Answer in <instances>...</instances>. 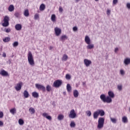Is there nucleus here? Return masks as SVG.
Returning a JSON list of instances; mask_svg holds the SVG:
<instances>
[{"label": "nucleus", "mask_w": 130, "mask_h": 130, "mask_svg": "<svg viewBox=\"0 0 130 130\" xmlns=\"http://www.w3.org/2000/svg\"><path fill=\"white\" fill-rule=\"evenodd\" d=\"M108 96L105 95L104 94H102L100 95V99L104 102V103H111L112 102V99L114 98L115 95L113 91H109L108 92Z\"/></svg>", "instance_id": "obj_1"}, {"label": "nucleus", "mask_w": 130, "mask_h": 130, "mask_svg": "<svg viewBox=\"0 0 130 130\" xmlns=\"http://www.w3.org/2000/svg\"><path fill=\"white\" fill-rule=\"evenodd\" d=\"M99 115L101 116H104V115H105V112H104V110L102 109H98L97 111H95L93 114L94 119H97Z\"/></svg>", "instance_id": "obj_2"}, {"label": "nucleus", "mask_w": 130, "mask_h": 130, "mask_svg": "<svg viewBox=\"0 0 130 130\" xmlns=\"http://www.w3.org/2000/svg\"><path fill=\"white\" fill-rule=\"evenodd\" d=\"M27 60L28 63L31 67H34L35 66V62H34V57H33V54L31 51L28 52L27 54Z\"/></svg>", "instance_id": "obj_3"}, {"label": "nucleus", "mask_w": 130, "mask_h": 130, "mask_svg": "<svg viewBox=\"0 0 130 130\" xmlns=\"http://www.w3.org/2000/svg\"><path fill=\"white\" fill-rule=\"evenodd\" d=\"M105 119L103 117H100L98 120V128H102L104 126Z\"/></svg>", "instance_id": "obj_4"}, {"label": "nucleus", "mask_w": 130, "mask_h": 130, "mask_svg": "<svg viewBox=\"0 0 130 130\" xmlns=\"http://www.w3.org/2000/svg\"><path fill=\"white\" fill-rule=\"evenodd\" d=\"M3 21L4 23L2 24L3 27H8L9 25H10V23L9 22V21H10V17L8 16H5Z\"/></svg>", "instance_id": "obj_5"}, {"label": "nucleus", "mask_w": 130, "mask_h": 130, "mask_svg": "<svg viewBox=\"0 0 130 130\" xmlns=\"http://www.w3.org/2000/svg\"><path fill=\"white\" fill-rule=\"evenodd\" d=\"M62 84V80H57L54 82L53 84V87H54L55 88H59V87L61 86Z\"/></svg>", "instance_id": "obj_6"}, {"label": "nucleus", "mask_w": 130, "mask_h": 130, "mask_svg": "<svg viewBox=\"0 0 130 130\" xmlns=\"http://www.w3.org/2000/svg\"><path fill=\"white\" fill-rule=\"evenodd\" d=\"M35 86L36 88H37L38 90H41V91H43V92H45V91H46V88H45V86L43 85L36 84Z\"/></svg>", "instance_id": "obj_7"}, {"label": "nucleus", "mask_w": 130, "mask_h": 130, "mask_svg": "<svg viewBox=\"0 0 130 130\" xmlns=\"http://www.w3.org/2000/svg\"><path fill=\"white\" fill-rule=\"evenodd\" d=\"M69 116L70 118H76V117H77V114H76L74 109L71 110Z\"/></svg>", "instance_id": "obj_8"}, {"label": "nucleus", "mask_w": 130, "mask_h": 130, "mask_svg": "<svg viewBox=\"0 0 130 130\" xmlns=\"http://www.w3.org/2000/svg\"><path fill=\"white\" fill-rule=\"evenodd\" d=\"M22 86H23V82H20L17 84L15 86V89L16 91H20L22 89Z\"/></svg>", "instance_id": "obj_9"}, {"label": "nucleus", "mask_w": 130, "mask_h": 130, "mask_svg": "<svg viewBox=\"0 0 130 130\" xmlns=\"http://www.w3.org/2000/svg\"><path fill=\"white\" fill-rule=\"evenodd\" d=\"M84 63L85 66L88 68V67H89L90 64H92V61L88 59H84Z\"/></svg>", "instance_id": "obj_10"}, {"label": "nucleus", "mask_w": 130, "mask_h": 130, "mask_svg": "<svg viewBox=\"0 0 130 130\" xmlns=\"http://www.w3.org/2000/svg\"><path fill=\"white\" fill-rule=\"evenodd\" d=\"M55 33L56 34V36H59L61 34V29L58 27L54 28Z\"/></svg>", "instance_id": "obj_11"}, {"label": "nucleus", "mask_w": 130, "mask_h": 130, "mask_svg": "<svg viewBox=\"0 0 130 130\" xmlns=\"http://www.w3.org/2000/svg\"><path fill=\"white\" fill-rule=\"evenodd\" d=\"M0 75L3 76V77H9V73L4 70H2L0 71Z\"/></svg>", "instance_id": "obj_12"}, {"label": "nucleus", "mask_w": 130, "mask_h": 130, "mask_svg": "<svg viewBox=\"0 0 130 130\" xmlns=\"http://www.w3.org/2000/svg\"><path fill=\"white\" fill-rule=\"evenodd\" d=\"M84 40L86 44H90L91 43V40L88 36H85Z\"/></svg>", "instance_id": "obj_13"}, {"label": "nucleus", "mask_w": 130, "mask_h": 130, "mask_svg": "<svg viewBox=\"0 0 130 130\" xmlns=\"http://www.w3.org/2000/svg\"><path fill=\"white\" fill-rule=\"evenodd\" d=\"M15 29L17 30V31L22 30V25L20 24H16L15 25Z\"/></svg>", "instance_id": "obj_14"}, {"label": "nucleus", "mask_w": 130, "mask_h": 130, "mask_svg": "<svg viewBox=\"0 0 130 130\" xmlns=\"http://www.w3.org/2000/svg\"><path fill=\"white\" fill-rule=\"evenodd\" d=\"M43 116H44V117H46V118H47V119H48L49 120H51V119H52L51 116H48V114L46 113H44L43 114Z\"/></svg>", "instance_id": "obj_15"}, {"label": "nucleus", "mask_w": 130, "mask_h": 130, "mask_svg": "<svg viewBox=\"0 0 130 130\" xmlns=\"http://www.w3.org/2000/svg\"><path fill=\"white\" fill-rule=\"evenodd\" d=\"M67 39H68V36L66 35H63L60 38V40L62 41V42H64Z\"/></svg>", "instance_id": "obj_16"}, {"label": "nucleus", "mask_w": 130, "mask_h": 130, "mask_svg": "<svg viewBox=\"0 0 130 130\" xmlns=\"http://www.w3.org/2000/svg\"><path fill=\"white\" fill-rule=\"evenodd\" d=\"M124 63L125 66H128L130 63V58H126L124 60Z\"/></svg>", "instance_id": "obj_17"}, {"label": "nucleus", "mask_w": 130, "mask_h": 130, "mask_svg": "<svg viewBox=\"0 0 130 130\" xmlns=\"http://www.w3.org/2000/svg\"><path fill=\"white\" fill-rule=\"evenodd\" d=\"M122 121L124 123H127L128 122V120H127V117L126 116H124L122 118Z\"/></svg>", "instance_id": "obj_18"}, {"label": "nucleus", "mask_w": 130, "mask_h": 130, "mask_svg": "<svg viewBox=\"0 0 130 130\" xmlns=\"http://www.w3.org/2000/svg\"><path fill=\"white\" fill-rule=\"evenodd\" d=\"M73 95L75 98H77L79 96V91L77 90H74Z\"/></svg>", "instance_id": "obj_19"}, {"label": "nucleus", "mask_w": 130, "mask_h": 130, "mask_svg": "<svg viewBox=\"0 0 130 130\" xmlns=\"http://www.w3.org/2000/svg\"><path fill=\"white\" fill-rule=\"evenodd\" d=\"M32 97H34V98H38V97H39V94L38 93L35 91L32 93Z\"/></svg>", "instance_id": "obj_20"}, {"label": "nucleus", "mask_w": 130, "mask_h": 130, "mask_svg": "<svg viewBox=\"0 0 130 130\" xmlns=\"http://www.w3.org/2000/svg\"><path fill=\"white\" fill-rule=\"evenodd\" d=\"M86 48L87 49H92V48H94V44H88V45L86 46Z\"/></svg>", "instance_id": "obj_21"}, {"label": "nucleus", "mask_w": 130, "mask_h": 130, "mask_svg": "<svg viewBox=\"0 0 130 130\" xmlns=\"http://www.w3.org/2000/svg\"><path fill=\"white\" fill-rule=\"evenodd\" d=\"M28 110L31 114H34L36 112L35 109L32 107H30Z\"/></svg>", "instance_id": "obj_22"}, {"label": "nucleus", "mask_w": 130, "mask_h": 130, "mask_svg": "<svg viewBox=\"0 0 130 130\" xmlns=\"http://www.w3.org/2000/svg\"><path fill=\"white\" fill-rule=\"evenodd\" d=\"M15 10V7H14V5H11L8 8V10L9 12H13Z\"/></svg>", "instance_id": "obj_23"}, {"label": "nucleus", "mask_w": 130, "mask_h": 130, "mask_svg": "<svg viewBox=\"0 0 130 130\" xmlns=\"http://www.w3.org/2000/svg\"><path fill=\"white\" fill-rule=\"evenodd\" d=\"M67 89L68 92H72V86H71V85L70 84H67Z\"/></svg>", "instance_id": "obj_24"}, {"label": "nucleus", "mask_w": 130, "mask_h": 130, "mask_svg": "<svg viewBox=\"0 0 130 130\" xmlns=\"http://www.w3.org/2000/svg\"><path fill=\"white\" fill-rule=\"evenodd\" d=\"M23 94L25 98H28V97H29V92H28V91L24 90Z\"/></svg>", "instance_id": "obj_25"}, {"label": "nucleus", "mask_w": 130, "mask_h": 130, "mask_svg": "<svg viewBox=\"0 0 130 130\" xmlns=\"http://www.w3.org/2000/svg\"><path fill=\"white\" fill-rule=\"evenodd\" d=\"M68 55L67 54H64L63 55V57H62V60L63 61H67V60H68Z\"/></svg>", "instance_id": "obj_26"}, {"label": "nucleus", "mask_w": 130, "mask_h": 130, "mask_svg": "<svg viewBox=\"0 0 130 130\" xmlns=\"http://www.w3.org/2000/svg\"><path fill=\"white\" fill-rule=\"evenodd\" d=\"M56 18V16L55 15V14H52L51 17V20L52 22H55L56 20L55 19Z\"/></svg>", "instance_id": "obj_27"}, {"label": "nucleus", "mask_w": 130, "mask_h": 130, "mask_svg": "<svg viewBox=\"0 0 130 130\" xmlns=\"http://www.w3.org/2000/svg\"><path fill=\"white\" fill-rule=\"evenodd\" d=\"M29 10L28 9L25 10L24 12V15L25 17H29Z\"/></svg>", "instance_id": "obj_28"}, {"label": "nucleus", "mask_w": 130, "mask_h": 130, "mask_svg": "<svg viewBox=\"0 0 130 130\" xmlns=\"http://www.w3.org/2000/svg\"><path fill=\"white\" fill-rule=\"evenodd\" d=\"M64 118V116L62 114H60L58 116L57 119L58 120H62L63 118Z\"/></svg>", "instance_id": "obj_29"}, {"label": "nucleus", "mask_w": 130, "mask_h": 130, "mask_svg": "<svg viewBox=\"0 0 130 130\" xmlns=\"http://www.w3.org/2000/svg\"><path fill=\"white\" fill-rule=\"evenodd\" d=\"M45 9V5L43 4H41L40 6V11H44Z\"/></svg>", "instance_id": "obj_30"}, {"label": "nucleus", "mask_w": 130, "mask_h": 130, "mask_svg": "<svg viewBox=\"0 0 130 130\" xmlns=\"http://www.w3.org/2000/svg\"><path fill=\"white\" fill-rule=\"evenodd\" d=\"M11 40L10 37H6L5 39H3L4 42H9Z\"/></svg>", "instance_id": "obj_31"}, {"label": "nucleus", "mask_w": 130, "mask_h": 130, "mask_svg": "<svg viewBox=\"0 0 130 130\" xmlns=\"http://www.w3.org/2000/svg\"><path fill=\"white\" fill-rule=\"evenodd\" d=\"M16 109L15 108H13L11 109L10 111V113H12V114H15V113H16Z\"/></svg>", "instance_id": "obj_32"}, {"label": "nucleus", "mask_w": 130, "mask_h": 130, "mask_svg": "<svg viewBox=\"0 0 130 130\" xmlns=\"http://www.w3.org/2000/svg\"><path fill=\"white\" fill-rule=\"evenodd\" d=\"M46 90L48 92H50V91H51V86L49 85H47L46 86Z\"/></svg>", "instance_id": "obj_33"}, {"label": "nucleus", "mask_w": 130, "mask_h": 130, "mask_svg": "<svg viewBox=\"0 0 130 130\" xmlns=\"http://www.w3.org/2000/svg\"><path fill=\"white\" fill-rule=\"evenodd\" d=\"M18 123L20 125H23V124H24V120L22 119H19L18 120Z\"/></svg>", "instance_id": "obj_34"}, {"label": "nucleus", "mask_w": 130, "mask_h": 130, "mask_svg": "<svg viewBox=\"0 0 130 130\" xmlns=\"http://www.w3.org/2000/svg\"><path fill=\"white\" fill-rule=\"evenodd\" d=\"M110 120L113 123H116V121H117V120L114 118H110Z\"/></svg>", "instance_id": "obj_35"}, {"label": "nucleus", "mask_w": 130, "mask_h": 130, "mask_svg": "<svg viewBox=\"0 0 130 130\" xmlns=\"http://www.w3.org/2000/svg\"><path fill=\"white\" fill-rule=\"evenodd\" d=\"M19 45V42H14L13 44V47H17Z\"/></svg>", "instance_id": "obj_36"}, {"label": "nucleus", "mask_w": 130, "mask_h": 130, "mask_svg": "<svg viewBox=\"0 0 130 130\" xmlns=\"http://www.w3.org/2000/svg\"><path fill=\"white\" fill-rule=\"evenodd\" d=\"M70 126L71 127H75V126H76V123H75V122L72 121L70 123Z\"/></svg>", "instance_id": "obj_37"}, {"label": "nucleus", "mask_w": 130, "mask_h": 130, "mask_svg": "<svg viewBox=\"0 0 130 130\" xmlns=\"http://www.w3.org/2000/svg\"><path fill=\"white\" fill-rule=\"evenodd\" d=\"M86 113L87 114V116H91L92 115V113L91 112V111H87L86 112Z\"/></svg>", "instance_id": "obj_38"}, {"label": "nucleus", "mask_w": 130, "mask_h": 130, "mask_svg": "<svg viewBox=\"0 0 130 130\" xmlns=\"http://www.w3.org/2000/svg\"><path fill=\"white\" fill-rule=\"evenodd\" d=\"M4 31L6 33H10L11 32V28H5Z\"/></svg>", "instance_id": "obj_39"}, {"label": "nucleus", "mask_w": 130, "mask_h": 130, "mask_svg": "<svg viewBox=\"0 0 130 130\" xmlns=\"http://www.w3.org/2000/svg\"><path fill=\"white\" fill-rule=\"evenodd\" d=\"M14 16L16 18H19L20 17V13H19V12H15V14H14Z\"/></svg>", "instance_id": "obj_40"}, {"label": "nucleus", "mask_w": 130, "mask_h": 130, "mask_svg": "<svg viewBox=\"0 0 130 130\" xmlns=\"http://www.w3.org/2000/svg\"><path fill=\"white\" fill-rule=\"evenodd\" d=\"M66 79L67 80H70L71 79V75L70 74H67L66 76Z\"/></svg>", "instance_id": "obj_41"}, {"label": "nucleus", "mask_w": 130, "mask_h": 130, "mask_svg": "<svg viewBox=\"0 0 130 130\" xmlns=\"http://www.w3.org/2000/svg\"><path fill=\"white\" fill-rule=\"evenodd\" d=\"M35 20H38V18H39V15L38 14H36L35 15Z\"/></svg>", "instance_id": "obj_42"}, {"label": "nucleus", "mask_w": 130, "mask_h": 130, "mask_svg": "<svg viewBox=\"0 0 130 130\" xmlns=\"http://www.w3.org/2000/svg\"><path fill=\"white\" fill-rule=\"evenodd\" d=\"M120 74L122 75V76H124V71H123V70H120Z\"/></svg>", "instance_id": "obj_43"}, {"label": "nucleus", "mask_w": 130, "mask_h": 130, "mask_svg": "<svg viewBox=\"0 0 130 130\" xmlns=\"http://www.w3.org/2000/svg\"><path fill=\"white\" fill-rule=\"evenodd\" d=\"M117 89H118V90H119V91H121V90H122V86L118 85L117 86Z\"/></svg>", "instance_id": "obj_44"}, {"label": "nucleus", "mask_w": 130, "mask_h": 130, "mask_svg": "<svg viewBox=\"0 0 130 130\" xmlns=\"http://www.w3.org/2000/svg\"><path fill=\"white\" fill-rule=\"evenodd\" d=\"M4 117V112L0 111V118H3Z\"/></svg>", "instance_id": "obj_45"}, {"label": "nucleus", "mask_w": 130, "mask_h": 130, "mask_svg": "<svg viewBox=\"0 0 130 130\" xmlns=\"http://www.w3.org/2000/svg\"><path fill=\"white\" fill-rule=\"evenodd\" d=\"M118 3V0H113V5H116Z\"/></svg>", "instance_id": "obj_46"}, {"label": "nucleus", "mask_w": 130, "mask_h": 130, "mask_svg": "<svg viewBox=\"0 0 130 130\" xmlns=\"http://www.w3.org/2000/svg\"><path fill=\"white\" fill-rule=\"evenodd\" d=\"M126 8L128 10H130V3L126 4Z\"/></svg>", "instance_id": "obj_47"}, {"label": "nucleus", "mask_w": 130, "mask_h": 130, "mask_svg": "<svg viewBox=\"0 0 130 130\" xmlns=\"http://www.w3.org/2000/svg\"><path fill=\"white\" fill-rule=\"evenodd\" d=\"M73 31H78V27H77V26H74L73 28Z\"/></svg>", "instance_id": "obj_48"}, {"label": "nucleus", "mask_w": 130, "mask_h": 130, "mask_svg": "<svg viewBox=\"0 0 130 130\" xmlns=\"http://www.w3.org/2000/svg\"><path fill=\"white\" fill-rule=\"evenodd\" d=\"M111 11L109 10H107V15H108V16H109V15H110V13H111Z\"/></svg>", "instance_id": "obj_49"}, {"label": "nucleus", "mask_w": 130, "mask_h": 130, "mask_svg": "<svg viewBox=\"0 0 130 130\" xmlns=\"http://www.w3.org/2000/svg\"><path fill=\"white\" fill-rule=\"evenodd\" d=\"M118 51V48H115L114 50V52L116 53Z\"/></svg>", "instance_id": "obj_50"}, {"label": "nucleus", "mask_w": 130, "mask_h": 130, "mask_svg": "<svg viewBox=\"0 0 130 130\" xmlns=\"http://www.w3.org/2000/svg\"><path fill=\"white\" fill-rule=\"evenodd\" d=\"M4 125V122H3L2 121L0 120V126H3Z\"/></svg>", "instance_id": "obj_51"}, {"label": "nucleus", "mask_w": 130, "mask_h": 130, "mask_svg": "<svg viewBox=\"0 0 130 130\" xmlns=\"http://www.w3.org/2000/svg\"><path fill=\"white\" fill-rule=\"evenodd\" d=\"M59 12H62V11H63V10L62 9V8L61 7H59Z\"/></svg>", "instance_id": "obj_52"}, {"label": "nucleus", "mask_w": 130, "mask_h": 130, "mask_svg": "<svg viewBox=\"0 0 130 130\" xmlns=\"http://www.w3.org/2000/svg\"><path fill=\"white\" fill-rule=\"evenodd\" d=\"M3 57H7V54H6V53H3Z\"/></svg>", "instance_id": "obj_53"}, {"label": "nucleus", "mask_w": 130, "mask_h": 130, "mask_svg": "<svg viewBox=\"0 0 130 130\" xmlns=\"http://www.w3.org/2000/svg\"><path fill=\"white\" fill-rule=\"evenodd\" d=\"M53 48V47L50 46V47H49V50H52Z\"/></svg>", "instance_id": "obj_54"}, {"label": "nucleus", "mask_w": 130, "mask_h": 130, "mask_svg": "<svg viewBox=\"0 0 130 130\" xmlns=\"http://www.w3.org/2000/svg\"><path fill=\"white\" fill-rule=\"evenodd\" d=\"M75 3H79V2H80V0H75Z\"/></svg>", "instance_id": "obj_55"}, {"label": "nucleus", "mask_w": 130, "mask_h": 130, "mask_svg": "<svg viewBox=\"0 0 130 130\" xmlns=\"http://www.w3.org/2000/svg\"><path fill=\"white\" fill-rule=\"evenodd\" d=\"M82 84H83V85L84 86V85H86V82H83Z\"/></svg>", "instance_id": "obj_56"}, {"label": "nucleus", "mask_w": 130, "mask_h": 130, "mask_svg": "<svg viewBox=\"0 0 130 130\" xmlns=\"http://www.w3.org/2000/svg\"><path fill=\"white\" fill-rule=\"evenodd\" d=\"M63 94H64V95H66L67 94V92H63Z\"/></svg>", "instance_id": "obj_57"}, {"label": "nucleus", "mask_w": 130, "mask_h": 130, "mask_svg": "<svg viewBox=\"0 0 130 130\" xmlns=\"http://www.w3.org/2000/svg\"><path fill=\"white\" fill-rule=\"evenodd\" d=\"M95 2H98L99 0H94Z\"/></svg>", "instance_id": "obj_58"}, {"label": "nucleus", "mask_w": 130, "mask_h": 130, "mask_svg": "<svg viewBox=\"0 0 130 130\" xmlns=\"http://www.w3.org/2000/svg\"><path fill=\"white\" fill-rule=\"evenodd\" d=\"M26 130H29V129L27 128Z\"/></svg>", "instance_id": "obj_59"}, {"label": "nucleus", "mask_w": 130, "mask_h": 130, "mask_svg": "<svg viewBox=\"0 0 130 130\" xmlns=\"http://www.w3.org/2000/svg\"><path fill=\"white\" fill-rule=\"evenodd\" d=\"M129 112H130V108H129Z\"/></svg>", "instance_id": "obj_60"}]
</instances>
